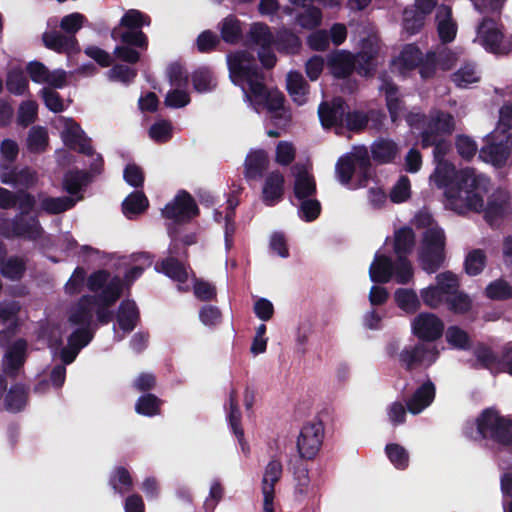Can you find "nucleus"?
Masks as SVG:
<instances>
[{
    "label": "nucleus",
    "instance_id": "nucleus-13",
    "mask_svg": "<svg viewBox=\"0 0 512 512\" xmlns=\"http://www.w3.org/2000/svg\"><path fill=\"white\" fill-rule=\"evenodd\" d=\"M451 271H445L437 274L436 284L430 285L420 290V296L423 303L431 308L438 309L445 304L447 292L451 287Z\"/></svg>",
    "mask_w": 512,
    "mask_h": 512
},
{
    "label": "nucleus",
    "instance_id": "nucleus-32",
    "mask_svg": "<svg viewBox=\"0 0 512 512\" xmlns=\"http://www.w3.org/2000/svg\"><path fill=\"white\" fill-rule=\"evenodd\" d=\"M111 37L115 41H120L121 45L146 50L148 48V37L142 30H123L120 27H114L111 31Z\"/></svg>",
    "mask_w": 512,
    "mask_h": 512
},
{
    "label": "nucleus",
    "instance_id": "nucleus-58",
    "mask_svg": "<svg viewBox=\"0 0 512 512\" xmlns=\"http://www.w3.org/2000/svg\"><path fill=\"white\" fill-rule=\"evenodd\" d=\"M423 60V53L416 44H407L399 55V61L406 70H413L419 66Z\"/></svg>",
    "mask_w": 512,
    "mask_h": 512
},
{
    "label": "nucleus",
    "instance_id": "nucleus-4",
    "mask_svg": "<svg viewBox=\"0 0 512 512\" xmlns=\"http://www.w3.org/2000/svg\"><path fill=\"white\" fill-rule=\"evenodd\" d=\"M43 234L44 229L37 215L16 213L12 218L0 215V235L5 239L37 241Z\"/></svg>",
    "mask_w": 512,
    "mask_h": 512
},
{
    "label": "nucleus",
    "instance_id": "nucleus-46",
    "mask_svg": "<svg viewBox=\"0 0 512 512\" xmlns=\"http://www.w3.org/2000/svg\"><path fill=\"white\" fill-rule=\"evenodd\" d=\"M429 13L414 8H406L403 13V27L409 35H415L420 32L425 24V18Z\"/></svg>",
    "mask_w": 512,
    "mask_h": 512
},
{
    "label": "nucleus",
    "instance_id": "nucleus-14",
    "mask_svg": "<svg viewBox=\"0 0 512 512\" xmlns=\"http://www.w3.org/2000/svg\"><path fill=\"white\" fill-rule=\"evenodd\" d=\"M349 106L342 97H334L331 101H322L318 107L321 125L326 128L343 127L344 115Z\"/></svg>",
    "mask_w": 512,
    "mask_h": 512
},
{
    "label": "nucleus",
    "instance_id": "nucleus-63",
    "mask_svg": "<svg viewBox=\"0 0 512 512\" xmlns=\"http://www.w3.org/2000/svg\"><path fill=\"white\" fill-rule=\"evenodd\" d=\"M355 163L351 156L345 155L338 159L335 172L339 182L343 185H347L351 182L355 173Z\"/></svg>",
    "mask_w": 512,
    "mask_h": 512
},
{
    "label": "nucleus",
    "instance_id": "nucleus-18",
    "mask_svg": "<svg viewBox=\"0 0 512 512\" xmlns=\"http://www.w3.org/2000/svg\"><path fill=\"white\" fill-rule=\"evenodd\" d=\"M42 41L47 49L59 54L71 55L80 51L78 40L75 36L63 35L56 30L45 31Z\"/></svg>",
    "mask_w": 512,
    "mask_h": 512
},
{
    "label": "nucleus",
    "instance_id": "nucleus-38",
    "mask_svg": "<svg viewBox=\"0 0 512 512\" xmlns=\"http://www.w3.org/2000/svg\"><path fill=\"white\" fill-rule=\"evenodd\" d=\"M28 401V391L23 384L16 383L10 387L5 396V409L12 413L24 409Z\"/></svg>",
    "mask_w": 512,
    "mask_h": 512
},
{
    "label": "nucleus",
    "instance_id": "nucleus-34",
    "mask_svg": "<svg viewBox=\"0 0 512 512\" xmlns=\"http://www.w3.org/2000/svg\"><path fill=\"white\" fill-rule=\"evenodd\" d=\"M286 87L294 102H296L298 105H303L306 103L309 84L306 82L300 72L290 71L287 74Z\"/></svg>",
    "mask_w": 512,
    "mask_h": 512
},
{
    "label": "nucleus",
    "instance_id": "nucleus-29",
    "mask_svg": "<svg viewBox=\"0 0 512 512\" xmlns=\"http://www.w3.org/2000/svg\"><path fill=\"white\" fill-rule=\"evenodd\" d=\"M371 158L378 165L392 163L398 153L397 144L386 138L376 139L370 146Z\"/></svg>",
    "mask_w": 512,
    "mask_h": 512
},
{
    "label": "nucleus",
    "instance_id": "nucleus-45",
    "mask_svg": "<svg viewBox=\"0 0 512 512\" xmlns=\"http://www.w3.org/2000/svg\"><path fill=\"white\" fill-rule=\"evenodd\" d=\"M150 23L151 18L147 14L137 9H129L121 17L120 23L117 27L135 31L142 30L144 26H149Z\"/></svg>",
    "mask_w": 512,
    "mask_h": 512
},
{
    "label": "nucleus",
    "instance_id": "nucleus-35",
    "mask_svg": "<svg viewBox=\"0 0 512 512\" xmlns=\"http://www.w3.org/2000/svg\"><path fill=\"white\" fill-rule=\"evenodd\" d=\"M416 244V235L410 226H403L394 232L393 250L396 256H406L412 253Z\"/></svg>",
    "mask_w": 512,
    "mask_h": 512
},
{
    "label": "nucleus",
    "instance_id": "nucleus-36",
    "mask_svg": "<svg viewBox=\"0 0 512 512\" xmlns=\"http://www.w3.org/2000/svg\"><path fill=\"white\" fill-rule=\"evenodd\" d=\"M221 39L228 44H237L243 37L241 21L233 14L228 15L219 23Z\"/></svg>",
    "mask_w": 512,
    "mask_h": 512
},
{
    "label": "nucleus",
    "instance_id": "nucleus-21",
    "mask_svg": "<svg viewBox=\"0 0 512 512\" xmlns=\"http://www.w3.org/2000/svg\"><path fill=\"white\" fill-rule=\"evenodd\" d=\"M436 395L434 383L428 379L420 385L406 401V408L411 414H419L432 404Z\"/></svg>",
    "mask_w": 512,
    "mask_h": 512
},
{
    "label": "nucleus",
    "instance_id": "nucleus-33",
    "mask_svg": "<svg viewBox=\"0 0 512 512\" xmlns=\"http://www.w3.org/2000/svg\"><path fill=\"white\" fill-rule=\"evenodd\" d=\"M84 196L80 195L76 198L71 196L61 197H45L40 202L42 211L49 215H57L72 209L78 201L83 200Z\"/></svg>",
    "mask_w": 512,
    "mask_h": 512
},
{
    "label": "nucleus",
    "instance_id": "nucleus-25",
    "mask_svg": "<svg viewBox=\"0 0 512 512\" xmlns=\"http://www.w3.org/2000/svg\"><path fill=\"white\" fill-rule=\"evenodd\" d=\"M119 328L124 333L132 332L140 321V311L134 300L124 299L118 306L115 315Z\"/></svg>",
    "mask_w": 512,
    "mask_h": 512
},
{
    "label": "nucleus",
    "instance_id": "nucleus-39",
    "mask_svg": "<svg viewBox=\"0 0 512 512\" xmlns=\"http://www.w3.org/2000/svg\"><path fill=\"white\" fill-rule=\"evenodd\" d=\"M394 301L397 307L407 314H414L421 307L419 297L413 289H396L394 292Z\"/></svg>",
    "mask_w": 512,
    "mask_h": 512
},
{
    "label": "nucleus",
    "instance_id": "nucleus-51",
    "mask_svg": "<svg viewBox=\"0 0 512 512\" xmlns=\"http://www.w3.org/2000/svg\"><path fill=\"white\" fill-rule=\"evenodd\" d=\"M487 256L482 249H473L468 252L464 260V270L469 276H477L486 266Z\"/></svg>",
    "mask_w": 512,
    "mask_h": 512
},
{
    "label": "nucleus",
    "instance_id": "nucleus-8",
    "mask_svg": "<svg viewBox=\"0 0 512 512\" xmlns=\"http://www.w3.org/2000/svg\"><path fill=\"white\" fill-rule=\"evenodd\" d=\"M324 439V424L321 420L308 422L301 428L297 449L302 459L313 460L319 453Z\"/></svg>",
    "mask_w": 512,
    "mask_h": 512
},
{
    "label": "nucleus",
    "instance_id": "nucleus-24",
    "mask_svg": "<svg viewBox=\"0 0 512 512\" xmlns=\"http://www.w3.org/2000/svg\"><path fill=\"white\" fill-rule=\"evenodd\" d=\"M27 356V341L24 338L17 339L11 344L5 355V371L9 376H15L24 366Z\"/></svg>",
    "mask_w": 512,
    "mask_h": 512
},
{
    "label": "nucleus",
    "instance_id": "nucleus-48",
    "mask_svg": "<svg viewBox=\"0 0 512 512\" xmlns=\"http://www.w3.org/2000/svg\"><path fill=\"white\" fill-rule=\"evenodd\" d=\"M149 202L145 194L141 191H134L130 193L122 202L123 213L130 217V215H138L143 213L148 208Z\"/></svg>",
    "mask_w": 512,
    "mask_h": 512
},
{
    "label": "nucleus",
    "instance_id": "nucleus-30",
    "mask_svg": "<svg viewBox=\"0 0 512 512\" xmlns=\"http://www.w3.org/2000/svg\"><path fill=\"white\" fill-rule=\"evenodd\" d=\"M91 182L90 172L85 170H69L63 177V190L69 195L76 197L83 195L82 192Z\"/></svg>",
    "mask_w": 512,
    "mask_h": 512
},
{
    "label": "nucleus",
    "instance_id": "nucleus-62",
    "mask_svg": "<svg viewBox=\"0 0 512 512\" xmlns=\"http://www.w3.org/2000/svg\"><path fill=\"white\" fill-rule=\"evenodd\" d=\"M298 24L308 30L315 29L322 22V12L320 8L309 5L302 13L297 16Z\"/></svg>",
    "mask_w": 512,
    "mask_h": 512
},
{
    "label": "nucleus",
    "instance_id": "nucleus-41",
    "mask_svg": "<svg viewBox=\"0 0 512 512\" xmlns=\"http://www.w3.org/2000/svg\"><path fill=\"white\" fill-rule=\"evenodd\" d=\"M445 261V251L433 249H419V262L421 268L428 274L436 273Z\"/></svg>",
    "mask_w": 512,
    "mask_h": 512
},
{
    "label": "nucleus",
    "instance_id": "nucleus-9",
    "mask_svg": "<svg viewBox=\"0 0 512 512\" xmlns=\"http://www.w3.org/2000/svg\"><path fill=\"white\" fill-rule=\"evenodd\" d=\"M411 329L418 342L430 344L442 337L444 322L433 313L421 312L413 319Z\"/></svg>",
    "mask_w": 512,
    "mask_h": 512
},
{
    "label": "nucleus",
    "instance_id": "nucleus-12",
    "mask_svg": "<svg viewBox=\"0 0 512 512\" xmlns=\"http://www.w3.org/2000/svg\"><path fill=\"white\" fill-rule=\"evenodd\" d=\"M450 288L445 299V308L447 311L457 316L468 315L473 309L472 297L463 290H460L458 277L452 273Z\"/></svg>",
    "mask_w": 512,
    "mask_h": 512
},
{
    "label": "nucleus",
    "instance_id": "nucleus-54",
    "mask_svg": "<svg viewBox=\"0 0 512 512\" xmlns=\"http://www.w3.org/2000/svg\"><path fill=\"white\" fill-rule=\"evenodd\" d=\"M485 295L491 300L505 301L512 298V286L506 280L499 278L486 286Z\"/></svg>",
    "mask_w": 512,
    "mask_h": 512
},
{
    "label": "nucleus",
    "instance_id": "nucleus-22",
    "mask_svg": "<svg viewBox=\"0 0 512 512\" xmlns=\"http://www.w3.org/2000/svg\"><path fill=\"white\" fill-rule=\"evenodd\" d=\"M96 296L83 295L71 308L68 321L72 325L91 327Z\"/></svg>",
    "mask_w": 512,
    "mask_h": 512
},
{
    "label": "nucleus",
    "instance_id": "nucleus-27",
    "mask_svg": "<svg viewBox=\"0 0 512 512\" xmlns=\"http://www.w3.org/2000/svg\"><path fill=\"white\" fill-rule=\"evenodd\" d=\"M393 265V260L389 256L376 253L369 267L371 281L378 284L390 282L393 278Z\"/></svg>",
    "mask_w": 512,
    "mask_h": 512
},
{
    "label": "nucleus",
    "instance_id": "nucleus-1",
    "mask_svg": "<svg viewBox=\"0 0 512 512\" xmlns=\"http://www.w3.org/2000/svg\"><path fill=\"white\" fill-rule=\"evenodd\" d=\"M430 180L438 188H445L448 205L458 214L481 210L483 196L490 188V179L485 175L469 167L457 171L448 161L436 162Z\"/></svg>",
    "mask_w": 512,
    "mask_h": 512
},
{
    "label": "nucleus",
    "instance_id": "nucleus-15",
    "mask_svg": "<svg viewBox=\"0 0 512 512\" xmlns=\"http://www.w3.org/2000/svg\"><path fill=\"white\" fill-rule=\"evenodd\" d=\"M62 138L65 145L70 149L77 150L86 156H93L95 153L91 140L86 137L80 125L72 118L66 120Z\"/></svg>",
    "mask_w": 512,
    "mask_h": 512
},
{
    "label": "nucleus",
    "instance_id": "nucleus-64",
    "mask_svg": "<svg viewBox=\"0 0 512 512\" xmlns=\"http://www.w3.org/2000/svg\"><path fill=\"white\" fill-rule=\"evenodd\" d=\"M212 71L207 67H200L192 74L193 87L198 92L210 91L215 84H213Z\"/></svg>",
    "mask_w": 512,
    "mask_h": 512
},
{
    "label": "nucleus",
    "instance_id": "nucleus-47",
    "mask_svg": "<svg viewBox=\"0 0 512 512\" xmlns=\"http://www.w3.org/2000/svg\"><path fill=\"white\" fill-rule=\"evenodd\" d=\"M247 42L260 47L272 45L274 42V35L269 26L265 23H253L247 34Z\"/></svg>",
    "mask_w": 512,
    "mask_h": 512
},
{
    "label": "nucleus",
    "instance_id": "nucleus-61",
    "mask_svg": "<svg viewBox=\"0 0 512 512\" xmlns=\"http://www.w3.org/2000/svg\"><path fill=\"white\" fill-rule=\"evenodd\" d=\"M48 144V134L44 127L33 126L28 133L27 147L31 152L44 151Z\"/></svg>",
    "mask_w": 512,
    "mask_h": 512
},
{
    "label": "nucleus",
    "instance_id": "nucleus-17",
    "mask_svg": "<svg viewBox=\"0 0 512 512\" xmlns=\"http://www.w3.org/2000/svg\"><path fill=\"white\" fill-rule=\"evenodd\" d=\"M283 466L279 460L272 459L265 467L262 478V493L264 496L263 510H270V504H273L275 497V484L281 479Z\"/></svg>",
    "mask_w": 512,
    "mask_h": 512
},
{
    "label": "nucleus",
    "instance_id": "nucleus-16",
    "mask_svg": "<svg viewBox=\"0 0 512 512\" xmlns=\"http://www.w3.org/2000/svg\"><path fill=\"white\" fill-rule=\"evenodd\" d=\"M326 67L334 78H348L355 71V57L347 50H334L327 55Z\"/></svg>",
    "mask_w": 512,
    "mask_h": 512
},
{
    "label": "nucleus",
    "instance_id": "nucleus-20",
    "mask_svg": "<svg viewBox=\"0 0 512 512\" xmlns=\"http://www.w3.org/2000/svg\"><path fill=\"white\" fill-rule=\"evenodd\" d=\"M269 157L265 150H251L244 161V177L247 181H257L263 178L269 167Z\"/></svg>",
    "mask_w": 512,
    "mask_h": 512
},
{
    "label": "nucleus",
    "instance_id": "nucleus-23",
    "mask_svg": "<svg viewBox=\"0 0 512 512\" xmlns=\"http://www.w3.org/2000/svg\"><path fill=\"white\" fill-rule=\"evenodd\" d=\"M510 206V196L507 192L498 189L494 191L487 200V205L479 212H484V218L487 222H492L503 218Z\"/></svg>",
    "mask_w": 512,
    "mask_h": 512
},
{
    "label": "nucleus",
    "instance_id": "nucleus-2",
    "mask_svg": "<svg viewBox=\"0 0 512 512\" xmlns=\"http://www.w3.org/2000/svg\"><path fill=\"white\" fill-rule=\"evenodd\" d=\"M227 64L232 82L241 86L247 97H252L271 113L284 108V94L278 90L268 91L264 74L252 53L246 50L231 53L227 56Z\"/></svg>",
    "mask_w": 512,
    "mask_h": 512
},
{
    "label": "nucleus",
    "instance_id": "nucleus-40",
    "mask_svg": "<svg viewBox=\"0 0 512 512\" xmlns=\"http://www.w3.org/2000/svg\"><path fill=\"white\" fill-rule=\"evenodd\" d=\"M227 418L231 430L237 437L238 441L242 443L244 438V430L241 425L242 415L238 405V395L236 389H232L229 393V412Z\"/></svg>",
    "mask_w": 512,
    "mask_h": 512
},
{
    "label": "nucleus",
    "instance_id": "nucleus-60",
    "mask_svg": "<svg viewBox=\"0 0 512 512\" xmlns=\"http://www.w3.org/2000/svg\"><path fill=\"white\" fill-rule=\"evenodd\" d=\"M447 343L458 350H468L470 348V337L468 333L458 326H450L445 333Z\"/></svg>",
    "mask_w": 512,
    "mask_h": 512
},
{
    "label": "nucleus",
    "instance_id": "nucleus-19",
    "mask_svg": "<svg viewBox=\"0 0 512 512\" xmlns=\"http://www.w3.org/2000/svg\"><path fill=\"white\" fill-rule=\"evenodd\" d=\"M285 178L279 170L270 172L263 184L262 201L266 206H275L283 200Z\"/></svg>",
    "mask_w": 512,
    "mask_h": 512
},
{
    "label": "nucleus",
    "instance_id": "nucleus-31",
    "mask_svg": "<svg viewBox=\"0 0 512 512\" xmlns=\"http://www.w3.org/2000/svg\"><path fill=\"white\" fill-rule=\"evenodd\" d=\"M108 485L115 494L124 496L133 490L134 481L130 471L123 466H116L110 472Z\"/></svg>",
    "mask_w": 512,
    "mask_h": 512
},
{
    "label": "nucleus",
    "instance_id": "nucleus-43",
    "mask_svg": "<svg viewBox=\"0 0 512 512\" xmlns=\"http://www.w3.org/2000/svg\"><path fill=\"white\" fill-rule=\"evenodd\" d=\"M355 57V71L360 76L369 77L372 76L376 71V57L377 51L373 49H363L358 52Z\"/></svg>",
    "mask_w": 512,
    "mask_h": 512
},
{
    "label": "nucleus",
    "instance_id": "nucleus-52",
    "mask_svg": "<svg viewBox=\"0 0 512 512\" xmlns=\"http://www.w3.org/2000/svg\"><path fill=\"white\" fill-rule=\"evenodd\" d=\"M393 278L398 284H408L414 276V270L411 261L406 256H396L393 261Z\"/></svg>",
    "mask_w": 512,
    "mask_h": 512
},
{
    "label": "nucleus",
    "instance_id": "nucleus-57",
    "mask_svg": "<svg viewBox=\"0 0 512 512\" xmlns=\"http://www.w3.org/2000/svg\"><path fill=\"white\" fill-rule=\"evenodd\" d=\"M385 453L390 462L398 470H405L409 466L408 451L397 443H389L385 447Z\"/></svg>",
    "mask_w": 512,
    "mask_h": 512
},
{
    "label": "nucleus",
    "instance_id": "nucleus-49",
    "mask_svg": "<svg viewBox=\"0 0 512 512\" xmlns=\"http://www.w3.org/2000/svg\"><path fill=\"white\" fill-rule=\"evenodd\" d=\"M162 400L152 393L140 396L135 404V411L143 416L153 417L160 414Z\"/></svg>",
    "mask_w": 512,
    "mask_h": 512
},
{
    "label": "nucleus",
    "instance_id": "nucleus-6",
    "mask_svg": "<svg viewBox=\"0 0 512 512\" xmlns=\"http://www.w3.org/2000/svg\"><path fill=\"white\" fill-rule=\"evenodd\" d=\"M455 129L454 117L449 112L437 111L427 121L420 133V145L423 149L432 147Z\"/></svg>",
    "mask_w": 512,
    "mask_h": 512
},
{
    "label": "nucleus",
    "instance_id": "nucleus-56",
    "mask_svg": "<svg viewBox=\"0 0 512 512\" xmlns=\"http://www.w3.org/2000/svg\"><path fill=\"white\" fill-rule=\"evenodd\" d=\"M446 237L444 231L439 227L428 228L423 233L420 248L445 251Z\"/></svg>",
    "mask_w": 512,
    "mask_h": 512
},
{
    "label": "nucleus",
    "instance_id": "nucleus-53",
    "mask_svg": "<svg viewBox=\"0 0 512 512\" xmlns=\"http://www.w3.org/2000/svg\"><path fill=\"white\" fill-rule=\"evenodd\" d=\"M369 120V113L362 110L350 111L346 109L343 127L351 132L359 133L366 129Z\"/></svg>",
    "mask_w": 512,
    "mask_h": 512
},
{
    "label": "nucleus",
    "instance_id": "nucleus-59",
    "mask_svg": "<svg viewBox=\"0 0 512 512\" xmlns=\"http://www.w3.org/2000/svg\"><path fill=\"white\" fill-rule=\"evenodd\" d=\"M479 80L475 65L470 63L465 64L451 75V81L459 88H466Z\"/></svg>",
    "mask_w": 512,
    "mask_h": 512
},
{
    "label": "nucleus",
    "instance_id": "nucleus-37",
    "mask_svg": "<svg viewBox=\"0 0 512 512\" xmlns=\"http://www.w3.org/2000/svg\"><path fill=\"white\" fill-rule=\"evenodd\" d=\"M186 260H176L174 258H165L157 264L160 265L158 271L178 283H186L189 275L186 267Z\"/></svg>",
    "mask_w": 512,
    "mask_h": 512
},
{
    "label": "nucleus",
    "instance_id": "nucleus-26",
    "mask_svg": "<svg viewBox=\"0 0 512 512\" xmlns=\"http://www.w3.org/2000/svg\"><path fill=\"white\" fill-rule=\"evenodd\" d=\"M294 176L293 195L298 201L317 196V184L313 174L302 167Z\"/></svg>",
    "mask_w": 512,
    "mask_h": 512
},
{
    "label": "nucleus",
    "instance_id": "nucleus-3",
    "mask_svg": "<svg viewBox=\"0 0 512 512\" xmlns=\"http://www.w3.org/2000/svg\"><path fill=\"white\" fill-rule=\"evenodd\" d=\"M477 433L481 439L500 447L512 446V420L494 408L484 409L476 418Z\"/></svg>",
    "mask_w": 512,
    "mask_h": 512
},
{
    "label": "nucleus",
    "instance_id": "nucleus-11",
    "mask_svg": "<svg viewBox=\"0 0 512 512\" xmlns=\"http://www.w3.org/2000/svg\"><path fill=\"white\" fill-rule=\"evenodd\" d=\"M478 37L482 46L490 53L506 55L510 52L508 42H503V33L491 18H484L479 24Z\"/></svg>",
    "mask_w": 512,
    "mask_h": 512
},
{
    "label": "nucleus",
    "instance_id": "nucleus-7",
    "mask_svg": "<svg viewBox=\"0 0 512 512\" xmlns=\"http://www.w3.org/2000/svg\"><path fill=\"white\" fill-rule=\"evenodd\" d=\"M512 151L511 134L492 132L488 142L479 151V158L501 168L506 165Z\"/></svg>",
    "mask_w": 512,
    "mask_h": 512
},
{
    "label": "nucleus",
    "instance_id": "nucleus-42",
    "mask_svg": "<svg viewBox=\"0 0 512 512\" xmlns=\"http://www.w3.org/2000/svg\"><path fill=\"white\" fill-rule=\"evenodd\" d=\"M273 44L279 52L294 54L301 48L300 38L291 30L282 29L274 36Z\"/></svg>",
    "mask_w": 512,
    "mask_h": 512
},
{
    "label": "nucleus",
    "instance_id": "nucleus-10",
    "mask_svg": "<svg viewBox=\"0 0 512 512\" xmlns=\"http://www.w3.org/2000/svg\"><path fill=\"white\" fill-rule=\"evenodd\" d=\"M199 208L191 196L185 190H181L174 200L164 207L162 214L165 218L175 222H188L199 215Z\"/></svg>",
    "mask_w": 512,
    "mask_h": 512
},
{
    "label": "nucleus",
    "instance_id": "nucleus-50",
    "mask_svg": "<svg viewBox=\"0 0 512 512\" xmlns=\"http://www.w3.org/2000/svg\"><path fill=\"white\" fill-rule=\"evenodd\" d=\"M121 294L122 284L120 280L115 277L110 282H108V284H106V286L102 289L100 294L95 295V305L102 304L106 307H111L121 297Z\"/></svg>",
    "mask_w": 512,
    "mask_h": 512
},
{
    "label": "nucleus",
    "instance_id": "nucleus-28",
    "mask_svg": "<svg viewBox=\"0 0 512 512\" xmlns=\"http://www.w3.org/2000/svg\"><path fill=\"white\" fill-rule=\"evenodd\" d=\"M436 19L438 20L437 32L443 44L452 42L457 33V24L452 19V10L449 6L442 5L438 8Z\"/></svg>",
    "mask_w": 512,
    "mask_h": 512
},
{
    "label": "nucleus",
    "instance_id": "nucleus-5",
    "mask_svg": "<svg viewBox=\"0 0 512 512\" xmlns=\"http://www.w3.org/2000/svg\"><path fill=\"white\" fill-rule=\"evenodd\" d=\"M439 357L436 346L422 342L405 345L398 353V363L406 372L429 368Z\"/></svg>",
    "mask_w": 512,
    "mask_h": 512
},
{
    "label": "nucleus",
    "instance_id": "nucleus-44",
    "mask_svg": "<svg viewBox=\"0 0 512 512\" xmlns=\"http://www.w3.org/2000/svg\"><path fill=\"white\" fill-rule=\"evenodd\" d=\"M26 272L25 261L18 256H11L0 263V273L6 279L19 281Z\"/></svg>",
    "mask_w": 512,
    "mask_h": 512
},
{
    "label": "nucleus",
    "instance_id": "nucleus-55",
    "mask_svg": "<svg viewBox=\"0 0 512 512\" xmlns=\"http://www.w3.org/2000/svg\"><path fill=\"white\" fill-rule=\"evenodd\" d=\"M298 216L304 222H313L319 218L322 206L316 197L299 200Z\"/></svg>",
    "mask_w": 512,
    "mask_h": 512
}]
</instances>
